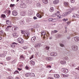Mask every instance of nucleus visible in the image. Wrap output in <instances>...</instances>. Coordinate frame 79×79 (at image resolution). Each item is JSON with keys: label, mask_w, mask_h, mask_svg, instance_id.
<instances>
[{"label": "nucleus", "mask_w": 79, "mask_h": 79, "mask_svg": "<svg viewBox=\"0 0 79 79\" xmlns=\"http://www.w3.org/2000/svg\"><path fill=\"white\" fill-rule=\"evenodd\" d=\"M60 47H64V44H60Z\"/></svg>", "instance_id": "49"}, {"label": "nucleus", "mask_w": 79, "mask_h": 79, "mask_svg": "<svg viewBox=\"0 0 79 79\" xmlns=\"http://www.w3.org/2000/svg\"><path fill=\"white\" fill-rule=\"evenodd\" d=\"M73 15L72 16L73 18H76V14H75V13H73Z\"/></svg>", "instance_id": "47"}, {"label": "nucleus", "mask_w": 79, "mask_h": 79, "mask_svg": "<svg viewBox=\"0 0 79 79\" xmlns=\"http://www.w3.org/2000/svg\"><path fill=\"white\" fill-rule=\"evenodd\" d=\"M41 45L39 43L36 44L35 45V47H36V48H40V47Z\"/></svg>", "instance_id": "16"}, {"label": "nucleus", "mask_w": 79, "mask_h": 79, "mask_svg": "<svg viewBox=\"0 0 79 79\" xmlns=\"http://www.w3.org/2000/svg\"><path fill=\"white\" fill-rule=\"evenodd\" d=\"M30 64L34 66V65H35V62L32 60H31L30 62Z\"/></svg>", "instance_id": "23"}, {"label": "nucleus", "mask_w": 79, "mask_h": 79, "mask_svg": "<svg viewBox=\"0 0 79 79\" xmlns=\"http://www.w3.org/2000/svg\"><path fill=\"white\" fill-rule=\"evenodd\" d=\"M16 62V60H15L12 61V63H15Z\"/></svg>", "instance_id": "50"}, {"label": "nucleus", "mask_w": 79, "mask_h": 79, "mask_svg": "<svg viewBox=\"0 0 79 79\" xmlns=\"http://www.w3.org/2000/svg\"><path fill=\"white\" fill-rule=\"evenodd\" d=\"M27 14L28 16H31L32 15V10H29L27 12Z\"/></svg>", "instance_id": "5"}, {"label": "nucleus", "mask_w": 79, "mask_h": 79, "mask_svg": "<svg viewBox=\"0 0 79 79\" xmlns=\"http://www.w3.org/2000/svg\"><path fill=\"white\" fill-rule=\"evenodd\" d=\"M18 69L19 71H21L22 70V69L18 68Z\"/></svg>", "instance_id": "64"}, {"label": "nucleus", "mask_w": 79, "mask_h": 79, "mask_svg": "<svg viewBox=\"0 0 79 79\" xmlns=\"http://www.w3.org/2000/svg\"><path fill=\"white\" fill-rule=\"evenodd\" d=\"M57 19H61V15H60V12L59 11H57Z\"/></svg>", "instance_id": "11"}, {"label": "nucleus", "mask_w": 79, "mask_h": 79, "mask_svg": "<svg viewBox=\"0 0 79 79\" xmlns=\"http://www.w3.org/2000/svg\"><path fill=\"white\" fill-rule=\"evenodd\" d=\"M33 19H37V18L36 17H33Z\"/></svg>", "instance_id": "58"}, {"label": "nucleus", "mask_w": 79, "mask_h": 79, "mask_svg": "<svg viewBox=\"0 0 79 79\" xmlns=\"http://www.w3.org/2000/svg\"><path fill=\"white\" fill-rule=\"evenodd\" d=\"M13 36L14 37H18V36H19V35L18 34L16 33H14L13 34Z\"/></svg>", "instance_id": "17"}, {"label": "nucleus", "mask_w": 79, "mask_h": 79, "mask_svg": "<svg viewBox=\"0 0 79 79\" xmlns=\"http://www.w3.org/2000/svg\"><path fill=\"white\" fill-rule=\"evenodd\" d=\"M32 58H34V57L33 56H32L30 58V60H31V59H32Z\"/></svg>", "instance_id": "56"}, {"label": "nucleus", "mask_w": 79, "mask_h": 79, "mask_svg": "<svg viewBox=\"0 0 79 79\" xmlns=\"http://www.w3.org/2000/svg\"><path fill=\"white\" fill-rule=\"evenodd\" d=\"M75 7H74V8H72V10H75Z\"/></svg>", "instance_id": "63"}, {"label": "nucleus", "mask_w": 79, "mask_h": 79, "mask_svg": "<svg viewBox=\"0 0 79 79\" xmlns=\"http://www.w3.org/2000/svg\"><path fill=\"white\" fill-rule=\"evenodd\" d=\"M45 49L47 50H49V49H50V47H46Z\"/></svg>", "instance_id": "43"}, {"label": "nucleus", "mask_w": 79, "mask_h": 79, "mask_svg": "<svg viewBox=\"0 0 79 79\" xmlns=\"http://www.w3.org/2000/svg\"><path fill=\"white\" fill-rule=\"evenodd\" d=\"M75 17L78 18H79V15H77V14H75Z\"/></svg>", "instance_id": "51"}, {"label": "nucleus", "mask_w": 79, "mask_h": 79, "mask_svg": "<svg viewBox=\"0 0 79 79\" xmlns=\"http://www.w3.org/2000/svg\"><path fill=\"white\" fill-rule=\"evenodd\" d=\"M79 77L77 76H76L75 77V78L76 79H79V78H78Z\"/></svg>", "instance_id": "60"}, {"label": "nucleus", "mask_w": 79, "mask_h": 79, "mask_svg": "<svg viewBox=\"0 0 79 79\" xmlns=\"http://www.w3.org/2000/svg\"><path fill=\"white\" fill-rule=\"evenodd\" d=\"M23 48H24V49H27V48L26 47V46H24V47H23Z\"/></svg>", "instance_id": "62"}, {"label": "nucleus", "mask_w": 79, "mask_h": 79, "mask_svg": "<svg viewBox=\"0 0 79 79\" xmlns=\"http://www.w3.org/2000/svg\"><path fill=\"white\" fill-rule=\"evenodd\" d=\"M61 76H63L64 77H67L68 76V75L67 74H61Z\"/></svg>", "instance_id": "24"}, {"label": "nucleus", "mask_w": 79, "mask_h": 79, "mask_svg": "<svg viewBox=\"0 0 79 79\" xmlns=\"http://www.w3.org/2000/svg\"><path fill=\"white\" fill-rule=\"evenodd\" d=\"M25 68L27 69H29V67H28V66H26L25 67Z\"/></svg>", "instance_id": "59"}, {"label": "nucleus", "mask_w": 79, "mask_h": 79, "mask_svg": "<svg viewBox=\"0 0 79 79\" xmlns=\"http://www.w3.org/2000/svg\"><path fill=\"white\" fill-rule=\"evenodd\" d=\"M46 67L47 68H52V66L50 65H48Z\"/></svg>", "instance_id": "45"}, {"label": "nucleus", "mask_w": 79, "mask_h": 79, "mask_svg": "<svg viewBox=\"0 0 79 79\" xmlns=\"http://www.w3.org/2000/svg\"><path fill=\"white\" fill-rule=\"evenodd\" d=\"M17 41L20 44H23L24 43V40L21 38H18Z\"/></svg>", "instance_id": "4"}, {"label": "nucleus", "mask_w": 79, "mask_h": 79, "mask_svg": "<svg viewBox=\"0 0 79 79\" xmlns=\"http://www.w3.org/2000/svg\"><path fill=\"white\" fill-rule=\"evenodd\" d=\"M62 70L63 71V72H64V73H68V70L66 69H62Z\"/></svg>", "instance_id": "14"}, {"label": "nucleus", "mask_w": 79, "mask_h": 79, "mask_svg": "<svg viewBox=\"0 0 79 79\" xmlns=\"http://www.w3.org/2000/svg\"><path fill=\"white\" fill-rule=\"evenodd\" d=\"M15 6V4H10V7H14Z\"/></svg>", "instance_id": "44"}, {"label": "nucleus", "mask_w": 79, "mask_h": 79, "mask_svg": "<svg viewBox=\"0 0 79 79\" xmlns=\"http://www.w3.org/2000/svg\"><path fill=\"white\" fill-rule=\"evenodd\" d=\"M48 79H53V77H48Z\"/></svg>", "instance_id": "54"}, {"label": "nucleus", "mask_w": 79, "mask_h": 79, "mask_svg": "<svg viewBox=\"0 0 79 79\" xmlns=\"http://www.w3.org/2000/svg\"><path fill=\"white\" fill-rule=\"evenodd\" d=\"M76 35V33H73V34H72L71 35H72V36H74V35Z\"/></svg>", "instance_id": "53"}, {"label": "nucleus", "mask_w": 79, "mask_h": 79, "mask_svg": "<svg viewBox=\"0 0 79 79\" xmlns=\"http://www.w3.org/2000/svg\"><path fill=\"white\" fill-rule=\"evenodd\" d=\"M6 23L8 25H11V22L9 20H7L6 22Z\"/></svg>", "instance_id": "30"}, {"label": "nucleus", "mask_w": 79, "mask_h": 79, "mask_svg": "<svg viewBox=\"0 0 79 79\" xmlns=\"http://www.w3.org/2000/svg\"><path fill=\"white\" fill-rule=\"evenodd\" d=\"M0 35L2 36H3V37H5V35H6V33H4L3 31H0Z\"/></svg>", "instance_id": "9"}, {"label": "nucleus", "mask_w": 79, "mask_h": 79, "mask_svg": "<svg viewBox=\"0 0 79 79\" xmlns=\"http://www.w3.org/2000/svg\"><path fill=\"white\" fill-rule=\"evenodd\" d=\"M71 12H72V10L71 9L69 10V11L67 12V15H69V14H70Z\"/></svg>", "instance_id": "34"}, {"label": "nucleus", "mask_w": 79, "mask_h": 79, "mask_svg": "<svg viewBox=\"0 0 79 79\" xmlns=\"http://www.w3.org/2000/svg\"><path fill=\"white\" fill-rule=\"evenodd\" d=\"M58 3H59V0H55L53 2V4H57Z\"/></svg>", "instance_id": "21"}, {"label": "nucleus", "mask_w": 79, "mask_h": 79, "mask_svg": "<svg viewBox=\"0 0 79 79\" xmlns=\"http://www.w3.org/2000/svg\"><path fill=\"white\" fill-rule=\"evenodd\" d=\"M41 34L43 35H46L47 36V34L45 33V31H43L41 32Z\"/></svg>", "instance_id": "19"}, {"label": "nucleus", "mask_w": 79, "mask_h": 79, "mask_svg": "<svg viewBox=\"0 0 79 79\" xmlns=\"http://www.w3.org/2000/svg\"><path fill=\"white\" fill-rule=\"evenodd\" d=\"M35 28H38L39 27V25L38 24H36L35 25Z\"/></svg>", "instance_id": "36"}, {"label": "nucleus", "mask_w": 79, "mask_h": 79, "mask_svg": "<svg viewBox=\"0 0 79 79\" xmlns=\"http://www.w3.org/2000/svg\"><path fill=\"white\" fill-rule=\"evenodd\" d=\"M11 27H12V26H8L6 28H5V30L6 31H9V30H10V29Z\"/></svg>", "instance_id": "10"}, {"label": "nucleus", "mask_w": 79, "mask_h": 79, "mask_svg": "<svg viewBox=\"0 0 79 79\" xmlns=\"http://www.w3.org/2000/svg\"><path fill=\"white\" fill-rule=\"evenodd\" d=\"M36 5L37 6H41V5H40V3H37L36 4Z\"/></svg>", "instance_id": "48"}, {"label": "nucleus", "mask_w": 79, "mask_h": 79, "mask_svg": "<svg viewBox=\"0 0 79 79\" xmlns=\"http://www.w3.org/2000/svg\"><path fill=\"white\" fill-rule=\"evenodd\" d=\"M42 2L44 3H47L48 1L47 0H42Z\"/></svg>", "instance_id": "33"}, {"label": "nucleus", "mask_w": 79, "mask_h": 79, "mask_svg": "<svg viewBox=\"0 0 79 79\" xmlns=\"http://www.w3.org/2000/svg\"><path fill=\"white\" fill-rule=\"evenodd\" d=\"M56 32H58V31L55 30H54V31H51V34H53L56 33Z\"/></svg>", "instance_id": "22"}, {"label": "nucleus", "mask_w": 79, "mask_h": 79, "mask_svg": "<svg viewBox=\"0 0 79 79\" xmlns=\"http://www.w3.org/2000/svg\"><path fill=\"white\" fill-rule=\"evenodd\" d=\"M64 6H68V5H69L68 3L67 2H65L64 3Z\"/></svg>", "instance_id": "29"}, {"label": "nucleus", "mask_w": 79, "mask_h": 79, "mask_svg": "<svg viewBox=\"0 0 79 79\" xmlns=\"http://www.w3.org/2000/svg\"><path fill=\"white\" fill-rule=\"evenodd\" d=\"M31 74L32 75V76H35V74H34V73H31Z\"/></svg>", "instance_id": "57"}, {"label": "nucleus", "mask_w": 79, "mask_h": 79, "mask_svg": "<svg viewBox=\"0 0 79 79\" xmlns=\"http://www.w3.org/2000/svg\"><path fill=\"white\" fill-rule=\"evenodd\" d=\"M18 29H19V28L17 27H14L12 28V31L13 32H15V31H17Z\"/></svg>", "instance_id": "7"}, {"label": "nucleus", "mask_w": 79, "mask_h": 79, "mask_svg": "<svg viewBox=\"0 0 79 79\" xmlns=\"http://www.w3.org/2000/svg\"><path fill=\"white\" fill-rule=\"evenodd\" d=\"M48 21L49 22H55L56 21V19H48Z\"/></svg>", "instance_id": "13"}, {"label": "nucleus", "mask_w": 79, "mask_h": 79, "mask_svg": "<svg viewBox=\"0 0 79 79\" xmlns=\"http://www.w3.org/2000/svg\"><path fill=\"white\" fill-rule=\"evenodd\" d=\"M46 60L48 61H52V58L51 57H47L46 58Z\"/></svg>", "instance_id": "25"}, {"label": "nucleus", "mask_w": 79, "mask_h": 79, "mask_svg": "<svg viewBox=\"0 0 79 79\" xmlns=\"http://www.w3.org/2000/svg\"><path fill=\"white\" fill-rule=\"evenodd\" d=\"M72 48L73 50L77 51L78 50V47L76 45H73L72 46Z\"/></svg>", "instance_id": "3"}, {"label": "nucleus", "mask_w": 79, "mask_h": 79, "mask_svg": "<svg viewBox=\"0 0 79 79\" xmlns=\"http://www.w3.org/2000/svg\"><path fill=\"white\" fill-rule=\"evenodd\" d=\"M35 40H36V37L34 36V37H32L31 39V42H34Z\"/></svg>", "instance_id": "12"}, {"label": "nucleus", "mask_w": 79, "mask_h": 79, "mask_svg": "<svg viewBox=\"0 0 79 79\" xmlns=\"http://www.w3.org/2000/svg\"><path fill=\"white\" fill-rule=\"evenodd\" d=\"M54 76L56 78H59L60 77V75L58 74H54Z\"/></svg>", "instance_id": "26"}, {"label": "nucleus", "mask_w": 79, "mask_h": 79, "mask_svg": "<svg viewBox=\"0 0 79 79\" xmlns=\"http://www.w3.org/2000/svg\"><path fill=\"white\" fill-rule=\"evenodd\" d=\"M20 6L21 8H24L26 7V5L24 3H22L21 4Z\"/></svg>", "instance_id": "8"}, {"label": "nucleus", "mask_w": 79, "mask_h": 79, "mask_svg": "<svg viewBox=\"0 0 79 79\" xmlns=\"http://www.w3.org/2000/svg\"><path fill=\"white\" fill-rule=\"evenodd\" d=\"M11 59V57H7L6 58V59L7 61H10Z\"/></svg>", "instance_id": "32"}, {"label": "nucleus", "mask_w": 79, "mask_h": 79, "mask_svg": "<svg viewBox=\"0 0 79 79\" xmlns=\"http://www.w3.org/2000/svg\"><path fill=\"white\" fill-rule=\"evenodd\" d=\"M63 21H65V22H66V21H68V19H62Z\"/></svg>", "instance_id": "41"}, {"label": "nucleus", "mask_w": 79, "mask_h": 79, "mask_svg": "<svg viewBox=\"0 0 79 79\" xmlns=\"http://www.w3.org/2000/svg\"><path fill=\"white\" fill-rule=\"evenodd\" d=\"M64 59L65 60H68L69 59L68 57L65 56L64 57Z\"/></svg>", "instance_id": "42"}, {"label": "nucleus", "mask_w": 79, "mask_h": 79, "mask_svg": "<svg viewBox=\"0 0 79 79\" xmlns=\"http://www.w3.org/2000/svg\"><path fill=\"white\" fill-rule=\"evenodd\" d=\"M26 32L24 31H23V30H22V31H21V33L22 34H25V33H26Z\"/></svg>", "instance_id": "40"}, {"label": "nucleus", "mask_w": 79, "mask_h": 79, "mask_svg": "<svg viewBox=\"0 0 79 79\" xmlns=\"http://www.w3.org/2000/svg\"><path fill=\"white\" fill-rule=\"evenodd\" d=\"M5 55L4 54H1L0 55V56L1 57L5 56Z\"/></svg>", "instance_id": "46"}, {"label": "nucleus", "mask_w": 79, "mask_h": 79, "mask_svg": "<svg viewBox=\"0 0 79 79\" xmlns=\"http://www.w3.org/2000/svg\"><path fill=\"white\" fill-rule=\"evenodd\" d=\"M50 55L52 56H56L58 55V53L56 52H52L50 53Z\"/></svg>", "instance_id": "6"}, {"label": "nucleus", "mask_w": 79, "mask_h": 79, "mask_svg": "<svg viewBox=\"0 0 79 79\" xmlns=\"http://www.w3.org/2000/svg\"><path fill=\"white\" fill-rule=\"evenodd\" d=\"M1 17L2 18H6V16L4 14H2L1 15Z\"/></svg>", "instance_id": "39"}, {"label": "nucleus", "mask_w": 79, "mask_h": 79, "mask_svg": "<svg viewBox=\"0 0 79 79\" xmlns=\"http://www.w3.org/2000/svg\"><path fill=\"white\" fill-rule=\"evenodd\" d=\"M44 15V13L43 11H39L38 13H37L36 16L37 17H38L39 18H42V16H43Z\"/></svg>", "instance_id": "1"}, {"label": "nucleus", "mask_w": 79, "mask_h": 79, "mask_svg": "<svg viewBox=\"0 0 79 79\" xmlns=\"http://www.w3.org/2000/svg\"><path fill=\"white\" fill-rule=\"evenodd\" d=\"M25 39H27L29 37V32H26L24 35Z\"/></svg>", "instance_id": "2"}, {"label": "nucleus", "mask_w": 79, "mask_h": 79, "mask_svg": "<svg viewBox=\"0 0 79 79\" xmlns=\"http://www.w3.org/2000/svg\"><path fill=\"white\" fill-rule=\"evenodd\" d=\"M74 39L76 42H77L79 41V37H75Z\"/></svg>", "instance_id": "20"}, {"label": "nucleus", "mask_w": 79, "mask_h": 79, "mask_svg": "<svg viewBox=\"0 0 79 79\" xmlns=\"http://www.w3.org/2000/svg\"><path fill=\"white\" fill-rule=\"evenodd\" d=\"M58 15V12L56 13V14H54L52 15V16L53 17H55L56 16H57V15Z\"/></svg>", "instance_id": "31"}, {"label": "nucleus", "mask_w": 79, "mask_h": 79, "mask_svg": "<svg viewBox=\"0 0 79 79\" xmlns=\"http://www.w3.org/2000/svg\"><path fill=\"white\" fill-rule=\"evenodd\" d=\"M71 3H74L75 2V0H70Z\"/></svg>", "instance_id": "52"}, {"label": "nucleus", "mask_w": 79, "mask_h": 79, "mask_svg": "<svg viewBox=\"0 0 79 79\" xmlns=\"http://www.w3.org/2000/svg\"><path fill=\"white\" fill-rule=\"evenodd\" d=\"M50 11L51 12H53L54 11V9L53 7H51L50 9Z\"/></svg>", "instance_id": "35"}, {"label": "nucleus", "mask_w": 79, "mask_h": 79, "mask_svg": "<svg viewBox=\"0 0 79 79\" xmlns=\"http://www.w3.org/2000/svg\"><path fill=\"white\" fill-rule=\"evenodd\" d=\"M16 45H17V43L15 42L13 43L12 44L11 47H12V48H15V46H16Z\"/></svg>", "instance_id": "18"}, {"label": "nucleus", "mask_w": 79, "mask_h": 79, "mask_svg": "<svg viewBox=\"0 0 79 79\" xmlns=\"http://www.w3.org/2000/svg\"><path fill=\"white\" fill-rule=\"evenodd\" d=\"M60 63L62 64H66V61L61 60L60 61Z\"/></svg>", "instance_id": "28"}, {"label": "nucleus", "mask_w": 79, "mask_h": 79, "mask_svg": "<svg viewBox=\"0 0 79 79\" xmlns=\"http://www.w3.org/2000/svg\"><path fill=\"white\" fill-rule=\"evenodd\" d=\"M20 15L23 16H25V13H24V12H22L21 13Z\"/></svg>", "instance_id": "38"}, {"label": "nucleus", "mask_w": 79, "mask_h": 79, "mask_svg": "<svg viewBox=\"0 0 79 79\" xmlns=\"http://www.w3.org/2000/svg\"><path fill=\"white\" fill-rule=\"evenodd\" d=\"M12 15L13 16H16L18 15V13L16 10H14L12 11Z\"/></svg>", "instance_id": "15"}, {"label": "nucleus", "mask_w": 79, "mask_h": 79, "mask_svg": "<svg viewBox=\"0 0 79 79\" xmlns=\"http://www.w3.org/2000/svg\"><path fill=\"white\" fill-rule=\"evenodd\" d=\"M9 79H13V77H9Z\"/></svg>", "instance_id": "61"}, {"label": "nucleus", "mask_w": 79, "mask_h": 79, "mask_svg": "<svg viewBox=\"0 0 79 79\" xmlns=\"http://www.w3.org/2000/svg\"><path fill=\"white\" fill-rule=\"evenodd\" d=\"M15 74H16V73H19V72L17 70H16L15 72Z\"/></svg>", "instance_id": "55"}, {"label": "nucleus", "mask_w": 79, "mask_h": 79, "mask_svg": "<svg viewBox=\"0 0 79 79\" xmlns=\"http://www.w3.org/2000/svg\"><path fill=\"white\" fill-rule=\"evenodd\" d=\"M67 15L68 14H67V12H65L62 15L63 16H67Z\"/></svg>", "instance_id": "37"}, {"label": "nucleus", "mask_w": 79, "mask_h": 79, "mask_svg": "<svg viewBox=\"0 0 79 79\" xmlns=\"http://www.w3.org/2000/svg\"><path fill=\"white\" fill-rule=\"evenodd\" d=\"M31 76V73H27L25 74V76L26 77H29Z\"/></svg>", "instance_id": "27"}]
</instances>
